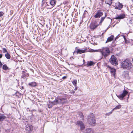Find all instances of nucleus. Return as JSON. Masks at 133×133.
Masks as SVG:
<instances>
[{
    "label": "nucleus",
    "instance_id": "nucleus-1",
    "mask_svg": "<svg viewBox=\"0 0 133 133\" xmlns=\"http://www.w3.org/2000/svg\"><path fill=\"white\" fill-rule=\"evenodd\" d=\"M121 65L122 68L128 70H130L133 67L132 63L128 59H126L122 61Z\"/></svg>",
    "mask_w": 133,
    "mask_h": 133
},
{
    "label": "nucleus",
    "instance_id": "nucleus-2",
    "mask_svg": "<svg viewBox=\"0 0 133 133\" xmlns=\"http://www.w3.org/2000/svg\"><path fill=\"white\" fill-rule=\"evenodd\" d=\"M67 102V101L66 98L61 97L55 100L52 103L54 105H56L57 104H65Z\"/></svg>",
    "mask_w": 133,
    "mask_h": 133
},
{
    "label": "nucleus",
    "instance_id": "nucleus-3",
    "mask_svg": "<svg viewBox=\"0 0 133 133\" xmlns=\"http://www.w3.org/2000/svg\"><path fill=\"white\" fill-rule=\"evenodd\" d=\"M100 52H101L102 55L104 58L106 57L110 53L109 49L107 47L103 48L102 49L100 50Z\"/></svg>",
    "mask_w": 133,
    "mask_h": 133
},
{
    "label": "nucleus",
    "instance_id": "nucleus-4",
    "mask_svg": "<svg viewBox=\"0 0 133 133\" xmlns=\"http://www.w3.org/2000/svg\"><path fill=\"white\" fill-rule=\"evenodd\" d=\"M110 62L113 65H116L118 64L117 60L114 55H112L110 59Z\"/></svg>",
    "mask_w": 133,
    "mask_h": 133
},
{
    "label": "nucleus",
    "instance_id": "nucleus-5",
    "mask_svg": "<svg viewBox=\"0 0 133 133\" xmlns=\"http://www.w3.org/2000/svg\"><path fill=\"white\" fill-rule=\"evenodd\" d=\"M128 93V92L126 90H124L123 91L122 94L117 96L119 99L122 100L123 99V98L127 95Z\"/></svg>",
    "mask_w": 133,
    "mask_h": 133
},
{
    "label": "nucleus",
    "instance_id": "nucleus-6",
    "mask_svg": "<svg viewBox=\"0 0 133 133\" xmlns=\"http://www.w3.org/2000/svg\"><path fill=\"white\" fill-rule=\"evenodd\" d=\"M88 122L90 124L93 125L95 123V120L94 117H91L88 119Z\"/></svg>",
    "mask_w": 133,
    "mask_h": 133
},
{
    "label": "nucleus",
    "instance_id": "nucleus-7",
    "mask_svg": "<svg viewBox=\"0 0 133 133\" xmlns=\"http://www.w3.org/2000/svg\"><path fill=\"white\" fill-rule=\"evenodd\" d=\"M77 124L80 126L81 129V130L84 129L85 128L84 124L82 121H78L77 122Z\"/></svg>",
    "mask_w": 133,
    "mask_h": 133
},
{
    "label": "nucleus",
    "instance_id": "nucleus-8",
    "mask_svg": "<svg viewBox=\"0 0 133 133\" xmlns=\"http://www.w3.org/2000/svg\"><path fill=\"white\" fill-rule=\"evenodd\" d=\"M107 67L110 69V72L111 74V75L112 76L114 77H115L116 70L114 68H111L109 65H108Z\"/></svg>",
    "mask_w": 133,
    "mask_h": 133
},
{
    "label": "nucleus",
    "instance_id": "nucleus-9",
    "mask_svg": "<svg viewBox=\"0 0 133 133\" xmlns=\"http://www.w3.org/2000/svg\"><path fill=\"white\" fill-rule=\"evenodd\" d=\"M103 14V13L102 12H101L100 10H98L94 17L96 18H99L102 16Z\"/></svg>",
    "mask_w": 133,
    "mask_h": 133
},
{
    "label": "nucleus",
    "instance_id": "nucleus-10",
    "mask_svg": "<svg viewBox=\"0 0 133 133\" xmlns=\"http://www.w3.org/2000/svg\"><path fill=\"white\" fill-rule=\"evenodd\" d=\"M47 3H46V0H43L42 1V4H41V6L44 8L45 7L47 9H49L50 7L48 6L47 5Z\"/></svg>",
    "mask_w": 133,
    "mask_h": 133
},
{
    "label": "nucleus",
    "instance_id": "nucleus-11",
    "mask_svg": "<svg viewBox=\"0 0 133 133\" xmlns=\"http://www.w3.org/2000/svg\"><path fill=\"white\" fill-rule=\"evenodd\" d=\"M99 25V24H96V22H92L90 24V28L91 29L94 30Z\"/></svg>",
    "mask_w": 133,
    "mask_h": 133
},
{
    "label": "nucleus",
    "instance_id": "nucleus-12",
    "mask_svg": "<svg viewBox=\"0 0 133 133\" xmlns=\"http://www.w3.org/2000/svg\"><path fill=\"white\" fill-rule=\"evenodd\" d=\"M118 5H116L114 7L115 9L120 10L123 8V5L119 2H118Z\"/></svg>",
    "mask_w": 133,
    "mask_h": 133
},
{
    "label": "nucleus",
    "instance_id": "nucleus-13",
    "mask_svg": "<svg viewBox=\"0 0 133 133\" xmlns=\"http://www.w3.org/2000/svg\"><path fill=\"white\" fill-rule=\"evenodd\" d=\"M46 2H48V4H50L53 7L55 5L56 3L55 0H46Z\"/></svg>",
    "mask_w": 133,
    "mask_h": 133
},
{
    "label": "nucleus",
    "instance_id": "nucleus-14",
    "mask_svg": "<svg viewBox=\"0 0 133 133\" xmlns=\"http://www.w3.org/2000/svg\"><path fill=\"white\" fill-rule=\"evenodd\" d=\"M125 17V15L124 14H122L119 15L118 16L116 17L115 19H122L124 18Z\"/></svg>",
    "mask_w": 133,
    "mask_h": 133
},
{
    "label": "nucleus",
    "instance_id": "nucleus-15",
    "mask_svg": "<svg viewBox=\"0 0 133 133\" xmlns=\"http://www.w3.org/2000/svg\"><path fill=\"white\" fill-rule=\"evenodd\" d=\"M32 128V126L31 125H27L26 126L25 130L27 131H31Z\"/></svg>",
    "mask_w": 133,
    "mask_h": 133
},
{
    "label": "nucleus",
    "instance_id": "nucleus-16",
    "mask_svg": "<svg viewBox=\"0 0 133 133\" xmlns=\"http://www.w3.org/2000/svg\"><path fill=\"white\" fill-rule=\"evenodd\" d=\"M85 50L77 49L76 51V53L77 54H81L85 52Z\"/></svg>",
    "mask_w": 133,
    "mask_h": 133
},
{
    "label": "nucleus",
    "instance_id": "nucleus-17",
    "mask_svg": "<svg viewBox=\"0 0 133 133\" xmlns=\"http://www.w3.org/2000/svg\"><path fill=\"white\" fill-rule=\"evenodd\" d=\"M6 116L0 114V121H3L5 118Z\"/></svg>",
    "mask_w": 133,
    "mask_h": 133
},
{
    "label": "nucleus",
    "instance_id": "nucleus-18",
    "mask_svg": "<svg viewBox=\"0 0 133 133\" xmlns=\"http://www.w3.org/2000/svg\"><path fill=\"white\" fill-rule=\"evenodd\" d=\"M114 38V36L113 35H111L109 37H108L106 42H110L112 41Z\"/></svg>",
    "mask_w": 133,
    "mask_h": 133
},
{
    "label": "nucleus",
    "instance_id": "nucleus-19",
    "mask_svg": "<svg viewBox=\"0 0 133 133\" xmlns=\"http://www.w3.org/2000/svg\"><path fill=\"white\" fill-rule=\"evenodd\" d=\"M95 64V63H94L92 61H90L88 62L87 65V66H90L94 65Z\"/></svg>",
    "mask_w": 133,
    "mask_h": 133
},
{
    "label": "nucleus",
    "instance_id": "nucleus-20",
    "mask_svg": "<svg viewBox=\"0 0 133 133\" xmlns=\"http://www.w3.org/2000/svg\"><path fill=\"white\" fill-rule=\"evenodd\" d=\"M107 16V15L105 14V16L104 17H102L101 18V19L100 20V22L99 23V24L100 25H101L102 23L103 22L104 20V19L105 18V17Z\"/></svg>",
    "mask_w": 133,
    "mask_h": 133
},
{
    "label": "nucleus",
    "instance_id": "nucleus-21",
    "mask_svg": "<svg viewBox=\"0 0 133 133\" xmlns=\"http://www.w3.org/2000/svg\"><path fill=\"white\" fill-rule=\"evenodd\" d=\"M29 85L32 87H35L36 86V83L35 82H32L30 83H29Z\"/></svg>",
    "mask_w": 133,
    "mask_h": 133
},
{
    "label": "nucleus",
    "instance_id": "nucleus-22",
    "mask_svg": "<svg viewBox=\"0 0 133 133\" xmlns=\"http://www.w3.org/2000/svg\"><path fill=\"white\" fill-rule=\"evenodd\" d=\"M86 131L87 133H93V131L92 130V129L90 128L87 129L86 130Z\"/></svg>",
    "mask_w": 133,
    "mask_h": 133
},
{
    "label": "nucleus",
    "instance_id": "nucleus-23",
    "mask_svg": "<svg viewBox=\"0 0 133 133\" xmlns=\"http://www.w3.org/2000/svg\"><path fill=\"white\" fill-rule=\"evenodd\" d=\"M49 102V103L48 102L47 103V104L48 105V107L49 108H51L52 107V105L53 104V105H54V104L52 103V102Z\"/></svg>",
    "mask_w": 133,
    "mask_h": 133
},
{
    "label": "nucleus",
    "instance_id": "nucleus-24",
    "mask_svg": "<svg viewBox=\"0 0 133 133\" xmlns=\"http://www.w3.org/2000/svg\"><path fill=\"white\" fill-rule=\"evenodd\" d=\"M121 107V105H118L116 106L112 110V111H113L114 110L116 109H119Z\"/></svg>",
    "mask_w": 133,
    "mask_h": 133
},
{
    "label": "nucleus",
    "instance_id": "nucleus-25",
    "mask_svg": "<svg viewBox=\"0 0 133 133\" xmlns=\"http://www.w3.org/2000/svg\"><path fill=\"white\" fill-rule=\"evenodd\" d=\"M5 56L7 59H9L10 58V55L8 52L5 54Z\"/></svg>",
    "mask_w": 133,
    "mask_h": 133
},
{
    "label": "nucleus",
    "instance_id": "nucleus-26",
    "mask_svg": "<svg viewBox=\"0 0 133 133\" xmlns=\"http://www.w3.org/2000/svg\"><path fill=\"white\" fill-rule=\"evenodd\" d=\"M3 69L5 70H7L9 69L8 67L7 66L6 64H4L3 66Z\"/></svg>",
    "mask_w": 133,
    "mask_h": 133
},
{
    "label": "nucleus",
    "instance_id": "nucleus-27",
    "mask_svg": "<svg viewBox=\"0 0 133 133\" xmlns=\"http://www.w3.org/2000/svg\"><path fill=\"white\" fill-rule=\"evenodd\" d=\"M72 83L73 85L75 87H76L77 84V81L76 79L74 80L72 82Z\"/></svg>",
    "mask_w": 133,
    "mask_h": 133
},
{
    "label": "nucleus",
    "instance_id": "nucleus-28",
    "mask_svg": "<svg viewBox=\"0 0 133 133\" xmlns=\"http://www.w3.org/2000/svg\"><path fill=\"white\" fill-rule=\"evenodd\" d=\"M123 74H124L125 77H127L128 76L129 72L127 71H124Z\"/></svg>",
    "mask_w": 133,
    "mask_h": 133
},
{
    "label": "nucleus",
    "instance_id": "nucleus-29",
    "mask_svg": "<svg viewBox=\"0 0 133 133\" xmlns=\"http://www.w3.org/2000/svg\"><path fill=\"white\" fill-rule=\"evenodd\" d=\"M3 53H5V52H8L7 51L6 49L5 48H3Z\"/></svg>",
    "mask_w": 133,
    "mask_h": 133
},
{
    "label": "nucleus",
    "instance_id": "nucleus-30",
    "mask_svg": "<svg viewBox=\"0 0 133 133\" xmlns=\"http://www.w3.org/2000/svg\"><path fill=\"white\" fill-rule=\"evenodd\" d=\"M46 3H47V5L48 6L50 7V8H49V9H51L52 7L51 5H50V4H48V2L46 1Z\"/></svg>",
    "mask_w": 133,
    "mask_h": 133
},
{
    "label": "nucleus",
    "instance_id": "nucleus-31",
    "mask_svg": "<svg viewBox=\"0 0 133 133\" xmlns=\"http://www.w3.org/2000/svg\"><path fill=\"white\" fill-rule=\"evenodd\" d=\"M113 111H112V110L110 112L107 113L106 114V115L109 116L111 114Z\"/></svg>",
    "mask_w": 133,
    "mask_h": 133
},
{
    "label": "nucleus",
    "instance_id": "nucleus-32",
    "mask_svg": "<svg viewBox=\"0 0 133 133\" xmlns=\"http://www.w3.org/2000/svg\"><path fill=\"white\" fill-rule=\"evenodd\" d=\"M4 14V13L3 12L1 11L0 12V17L2 16Z\"/></svg>",
    "mask_w": 133,
    "mask_h": 133
},
{
    "label": "nucleus",
    "instance_id": "nucleus-33",
    "mask_svg": "<svg viewBox=\"0 0 133 133\" xmlns=\"http://www.w3.org/2000/svg\"><path fill=\"white\" fill-rule=\"evenodd\" d=\"M119 35H117L116 37V38H115V41H116V40L117 39V38H118V37H119Z\"/></svg>",
    "mask_w": 133,
    "mask_h": 133
},
{
    "label": "nucleus",
    "instance_id": "nucleus-34",
    "mask_svg": "<svg viewBox=\"0 0 133 133\" xmlns=\"http://www.w3.org/2000/svg\"><path fill=\"white\" fill-rule=\"evenodd\" d=\"M101 50V49L94 50V52H100V50Z\"/></svg>",
    "mask_w": 133,
    "mask_h": 133
},
{
    "label": "nucleus",
    "instance_id": "nucleus-35",
    "mask_svg": "<svg viewBox=\"0 0 133 133\" xmlns=\"http://www.w3.org/2000/svg\"><path fill=\"white\" fill-rule=\"evenodd\" d=\"M123 38L125 41V42H127V40L126 39V37H125V36H124L123 35Z\"/></svg>",
    "mask_w": 133,
    "mask_h": 133
},
{
    "label": "nucleus",
    "instance_id": "nucleus-36",
    "mask_svg": "<svg viewBox=\"0 0 133 133\" xmlns=\"http://www.w3.org/2000/svg\"><path fill=\"white\" fill-rule=\"evenodd\" d=\"M92 44H93L94 45H97V43H95V42H94L93 43H92Z\"/></svg>",
    "mask_w": 133,
    "mask_h": 133
},
{
    "label": "nucleus",
    "instance_id": "nucleus-37",
    "mask_svg": "<svg viewBox=\"0 0 133 133\" xmlns=\"http://www.w3.org/2000/svg\"><path fill=\"white\" fill-rule=\"evenodd\" d=\"M90 52H94V50L92 49L91 50Z\"/></svg>",
    "mask_w": 133,
    "mask_h": 133
},
{
    "label": "nucleus",
    "instance_id": "nucleus-38",
    "mask_svg": "<svg viewBox=\"0 0 133 133\" xmlns=\"http://www.w3.org/2000/svg\"><path fill=\"white\" fill-rule=\"evenodd\" d=\"M2 64L1 63V62L0 61V67H1Z\"/></svg>",
    "mask_w": 133,
    "mask_h": 133
},
{
    "label": "nucleus",
    "instance_id": "nucleus-39",
    "mask_svg": "<svg viewBox=\"0 0 133 133\" xmlns=\"http://www.w3.org/2000/svg\"><path fill=\"white\" fill-rule=\"evenodd\" d=\"M2 56V54H0V58H1Z\"/></svg>",
    "mask_w": 133,
    "mask_h": 133
},
{
    "label": "nucleus",
    "instance_id": "nucleus-40",
    "mask_svg": "<svg viewBox=\"0 0 133 133\" xmlns=\"http://www.w3.org/2000/svg\"><path fill=\"white\" fill-rule=\"evenodd\" d=\"M77 88L76 87L74 89V90H77Z\"/></svg>",
    "mask_w": 133,
    "mask_h": 133
},
{
    "label": "nucleus",
    "instance_id": "nucleus-41",
    "mask_svg": "<svg viewBox=\"0 0 133 133\" xmlns=\"http://www.w3.org/2000/svg\"><path fill=\"white\" fill-rule=\"evenodd\" d=\"M110 27V25H109L108 27V28L106 30H107Z\"/></svg>",
    "mask_w": 133,
    "mask_h": 133
},
{
    "label": "nucleus",
    "instance_id": "nucleus-42",
    "mask_svg": "<svg viewBox=\"0 0 133 133\" xmlns=\"http://www.w3.org/2000/svg\"><path fill=\"white\" fill-rule=\"evenodd\" d=\"M66 77L65 76H64L63 77V79H65L66 78Z\"/></svg>",
    "mask_w": 133,
    "mask_h": 133
},
{
    "label": "nucleus",
    "instance_id": "nucleus-43",
    "mask_svg": "<svg viewBox=\"0 0 133 133\" xmlns=\"http://www.w3.org/2000/svg\"><path fill=\"white\" fill-rule=\"evenodd\" d=\"M131 133H133V130L131 132Z\"/></svg>",
    "mask_w": 133,
    "mask_h": 133
},
{
    "label": "nucleus",
    "instance_id": "nucleus-44",
    "mask_svg": "<svg viewBox=\"0 0 133 133\" xmlns=\"http://www.w3.org/2000/svg\"><path fill=\"white\" fill-rule=\"evenodd\" d=\"M72 93H75V91H73V92H72Z\"/></svg>",
    "mask_w": 133,
    "mask_h": 133
},
{
    "label": "nucleus",
    "instance_id": "nucleus-45",
    "mask_svg": "<svg viewBox=\"0 0 133 133\" xmlns=\"http://www.w3.org/2000/svg\"><path fill=\"white\" fill-rule=\"evenodd\" d=\"M114 26H115V25H114L112 26V27H114Z\"/></svg>",
    "mask_w": 133,
    "mask_h": 133
},
{
    "label": "nucleus",
    "instance_id": "nucleus-46",
    "mask_svg": "<svg viewBox=\"0 0 133 133\" xmlns=\"http://www.w3.org/2000/svg\"><path fill=\"white\" fill-rule=\"evenodd\" d=\"M77 48V47H76L75 48V49H76Z\"/></svg>",
    "mask_w": 133,
    "mask_h": 133
},
{
    "label": "nucleus",
    "instance_id": "nucleus-47",
    "mask_svg": "<svg viewBox=\"0 0 133 133\" xmlns=\"http://www.w3.org/2000/svg\"><path fill=\"white\" fill-rule=\"evenodd\" d=\"M78 43H81L80 42H78Z\"/></svg>",
    "mask_w": 133,
    "mask_h": 133
},
{
    "label": "nucleus",
    "instance_id": "nucleus-48",
    "mask_svg": "<svg viewBox=\"0 0 133 133\" xmlns=\"http://www.w3.org/2000/svg\"><path fill=\"white\" fill-rule=\"evenodd\" d=\"M107 42H105V43H107Z\"/></svg>",
    "mask_w": 133,
    "mask_h": 133
}]
</instances>
